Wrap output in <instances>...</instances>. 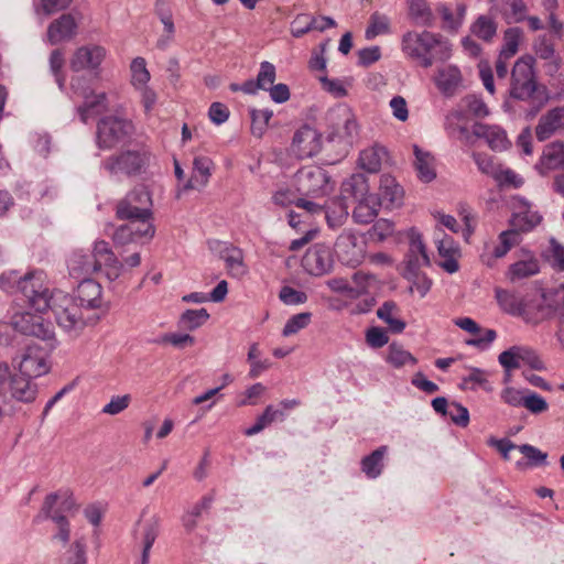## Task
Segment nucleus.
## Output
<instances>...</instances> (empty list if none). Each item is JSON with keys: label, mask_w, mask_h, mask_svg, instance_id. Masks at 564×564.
I'll use <instances>...</instances> for the list:
<instances>
[{"label": "nucleus", "mask_w": 564, "mask_h": 564, "mask_svg": "<svg viewBox=\"0 0 564 564\" xmlns=\"http://www.w3.org/2000/svg\"><path fill=\"white\" fill-rule=\"evenodd\" d=\"M12 284H17V292L30 308L37 313L51 310L58 326L70 336H77L86 326L83 308L101 306V285L90 278L79 281L75 297L61 290L51 291L43 271L29 272L20 278L14 272L0 276V285L4 291L11 292Z\"/></svg>", "instance_id": "1"}, {"label": "nucleus", "mask_w": 564, "mask_h": 564, "mask_svg": "<svg viewBox=\"0 0 564 564\" xmlns=\"http://www.w3.org/2000/svg\"><path fill=\"white\" fill-rule=\"evenodd\" d=\"M534 63L531 55H524L514 63L511 72L509 94L513 99L530 101L527 119L534 118L549 100L546 88L538 85Z\"/></svg>", "instance_id": "2"}, {"label": "nucleus", "mask_w": 564, "mask_h": 564, "mask_svg": "<svg viewBox=\"0 0 564 564\" xmlns=\"http://www.w3.org/2000/svg\"><path fill=\"white\" fill-rule=\"evenodd\" d=\"M402 51L419 61L424 68L436 62H445L452 55L449 42L443 35L430 31L406 32L402 36Z\"/></svg>", "instance_id": "3"}, {"label": "nucleus", "mask_w": 564, "mask_h": 564, "mask_svg": "<svg viewBox=\"0 0 564 564\" xmlns=\"http://www.w3.org/2000/svg\"><path fill=\"white\" fill-rule=\"evenodd\" d=\"M329 120L332 121V130L329 131L326 141L329 144L335 143L338 147L339 158L326 161L328 163H335L348 153L354 140L358 135V124L355 116L346 107L333 110L329 113Z\"/></svg>", "instance_id": "4"}, {"label": "nucleus", "mask_w": 564, "mask_h": 564, "mask_svg": "<svg viewBox=\"0 0 564 564\" xmlns=\"http://www.w3.org/2000/svg\"><path fill=\"white\" fill-rule=\"evenodd\" d=\"M293 186L301 196L312 198L325 196L333 188L328 173L315 165L300 169L293 176Z\"/></svg>", "instance_id": "5"}, {"label": "nucleus", "mask_w": 564, "mask_h": 564, "mask_svg": "<svg viewBox=\"0 0 564 564\" xmlns=\"http://www.w3.org/2000/svg\"><path fill=\"white\" fill-rule=\"evenodd\" d=\"M150 154L145 150H127L119 155L108 158L102 166L110 174L139 175L149 164Z\"/></svg>", "instance_id": "6"}, {"label": "nucleus", "mask_w": 564, "mask_h": 564, "mask_svg": "<svg viewBox=\"0 0 564 564\" xmlns=\"http://www.w3.org/2000/svg\"><path fill=\"white\" fill-rule=\"evenodd\" d=\"M132 128L129 120L116 116L104 117L97 123L96 143L101 150L111 149L129 137Z\"/></svg>", "instance_id": "7"}, {"label": "nucleus", "mask_w": 564, "mask_h": 564, "mask_svg": "<svg viewBox=\"0 0 564 564\" xmlns=\"http://www.w3.org/2000/svg\"><path fill=\"white\" fill-rule=\"evenodd\" d=\"M152 199L150 192L144 186H139L129 192L121 199L116 209L119 219L131 217H152Z\"/></svg>", "instance_id": "8"}, {"label": "nucleus", "mask_w": 564, "mask_h": 564, "mask_svg": "<svg viewBox=\"0 0 564 564\" xmlns=\"http://www.w3.org/2000/svg\"><path fill=\"white\" fill-rule=\"evenodd\" d=\"M82 78L73 77L70 80L72 91L84 99L83 105L77 107V113L83 123H87L91 116L99 115L108 109L107 95L95 94L90 87H80Z\"/></svg>", "instance_id": "9"}, {"label": "nucleus", "mask_w": 564, "mask_h": 564, "mask_svg": "<svg viewBox=\"0 0 564 564\" xmlns=\"http://www.w3.org/2000/svg\"><path fill=\"white\" fill-rule=\"evenodd\" d=\"M145 509L142 510L141 518L134 524L132 535L135 542L141 545L140 564H149L150 551L161 531V519L158 514H153L143 520Z\"/></svg>", "instance_id": "10"}, {"label": "nucleus", "mask_w": 564, "mask_h": 564, "mask_svg": "<svg viewBox=\"0 0 564 564\" xmlns=\"http://www.w3.org/2000/svg\"><path fill=\"white\" fill-rule=\"evenodd\" d=\"M322 145V133L315 128L304 124L295 131L291 143V151L299 159H307L319 153Z\"/></svg>", "instance_id": "11"}, {"label": "nucleus", "mask_w": 564, "mask_h": 564, "mask_svg": "<svg viewBox=\"0 0 564 564\" xmlns=\"http://www.w3.org/2000/svg\"><path fill=\"white\" fill-rule=\"evenodd\" d=\"M48 352L36 345H28L19 362V372L36 379L50 371Z\"/></svg>", "instance_id": "12"}, {"label": "nucleus", "mask_w": 564, "mask_h": 564, "mask_svg": "<svg viewBox=\"0 0 564 564\" xmlns=\"http://www.w3.org/2000/svg\"><path fill=\"white\" fill-rule=\"evenodd\" d=\"M12 325L15 330L26 336H33L43 340L53 338V330L50 324H45L40 315H33L29 312L15 314Z\"/></svg>", "instance_id": "13"}, {"label": "nucleus", "mask_w": 564, "mask_h": 564, "mask_svg": "<svg viewBox=\"0 0 564 564\" xmlns=\"http://www.w3.org/2000/svg\"><path fill=\"white\" fill-rule=\"evenodd\" d=\"M302 263L304 269L312 275L319 276L326 274L333 267L332 251L323 243H315L307 249Z\"/></svg>", "instance_id": "14"}, {"label": "nucleus", "mask_w": 564, "mask_h": 564, "mask_svg": "<svg viewBox=\"0 0 564 564\" xmlns=\"http://www.w3.org/2000/svg\"><path fill=\"white\" fill-rule=\"evenodd\" d=\"M89 253L96 260L98 270H101L102 267L105 268L106 276L110 281L116 280L120 275L122 263L117 259L107 241H96Z\"/></svg>", "instance_id": "15"}, {"label": "nucleus", "mask_w": 564, "mask_h": 564, "mask_svg": "<svg viewBox=\"0 0 564 564\" xmlns=\"http://www.w3.org/2000/svg\"><path fill=\"white\" fill-rule=\"evenodd\" d=\"M106 56L104 47L98 45L82 46L76 50L70 58L69 66L73 72L84 69L96 70Z\"/></svg>", "instance_id": "16"}, {"label": "nucleus", "mask_w": 564, "mask_h": 564, "mask_svg": "<svg viewBox=\"0 0 564 564\" xmlns=\"http://www.w3.org/2000/svg\"><path fill=\"white\" fill-rule=\"evenodd\" d=\"M57 498V494L47 495L41 511L45 519H51L57 525V532L52 536V540L66 545L70 539V524L65 516L53 510Z\"/></svg>", "instance_id": "17"}, {"label": "nucleus", "mask_w": 564, "mask_h": 564, "mask_svg": "<svg viewBox=\"0 0 564 564\" xmlns=\"http://www.w3.org/2000/svg\"><path fill=\"white\" fill-rule=\"evenodd\" d=\"M34 379L22 373L11 375L7 383V393L11 398L24 403H31L37 395V384Z\"/></svg>", "instance_id": "18"}, {"label": "nucleus", "mask_w": 564, "mask_h": 564, "mask_svg": "<svg viewBox=\"0 0 564 564\" xmlns=\"http://www.w3.org/2000/svg\"><path fill=\"white\" fill-rule=\"evenodd\" d=\"M77 22L70 13H64L52 21L47 28V41L56 45L64 41L72 40L77 33Z\"/></svg>", "instance_id": "19"}, {"label": "nucleus", "mask_w": 564, "mask_h": 564, "mask_svg": "<svg viewBox=\"0 0 564 564\" xmlns=\"http://www.w3.org/2000/svg\"><path fill=\"white\" fill-rule=\"evenodd\" d=\"M562 130H564V106L555 107L540 118L535 127V135L543 142Z\"/></svg>", "instance_id": "20"}, {"label": "nucleus", "mask_w": 564, "mask_h": 564, "mask_svg": "<svg viewBox=\"0 0 564 564\" xmlns=\"http://www.w3.org/2000/svg\"><path fill=\"white\" fill-rule=\"evenodd\" d=\"M474 134L476 139H484L494 151H503L511 145L506 131L499 126L476 122Z\"/></svg>", "instance_id": "21"}, {"label": "nucleus", "mask_w": 564, "mask_h": 564, "mask_svg": "<svg viewBox=\"0 0 564 564\" xmlns=\"http://www.w3.org/2000/svg\"><path fill=\"white\" fill-rule=\"evenodd\" d=\"M96 263V260L91 258L88 251L76 250L70 254L67 261L69 275L76 280L89 278L91 274L99 271Z\"/></svg>", "instance_id": "22"}, {"label": "nucleus", "mask_w": 564, "mask_h": 564, "mask_svg": "<svg viewBox=\"0 0 564 564\" xmlns=\"http://www.w3.org/2000/svg\"><path fill=\"white\" fill-rule=\"evenodd\" d=\"M403 189L395 182V178L389 174L380 176L378 203L384 208H393L402 203Z\"/></svg>", "instance_id": "23"}, {"label": "nucleus", "mask_w": 564, "mask_h": 564, "mask_svg": "<svg viewBox=\"0 0 564 564\" xmlns=\"http://www.w3.org/2000/svg\"><path fill=\"white\" fill-rule=\"evenodd\" d=\"M431 261L422 237L419 232L413 231L410 236V246L406 253L404 271L421 270V268L429 267Z\"/></svg>", "instance_id": "24"}, {"label": "nucleus", "mask_w": 564, "mask_h": 564, "mask_svg": "<svg viewBox=\"0 0 564 564\" xmlns=\"http://www.w3.org/2000/svg\"><path fill=\"white\" fill-rule=\"evenodd\" d=\"M535 169L543 176L549 171L564 169V143L556 141L547 144Z\"/></svg>", "instance_id": "25"}, {"label": "nucleus", "mask_w": 564, "mask_h": 564, "mask_svg": "<svg viewBox=\"0 0 564 564\" xmlns=\"http://www.w3.org/2000/svg\"><path fill=\"white\" fill-rule=\"evenodd\" d=\"M462 84V73L455 65H446L437 69L435 85L446 97H452Z\"/></svg>", "instance_id": "26"}, {"label": "nucleus", "mask_w": 564, "mask_h": 564, "mask_svg": "<svg viewBox=\"0 0 564 564\" xmlns=\"http://www.w3.org/2000/svg\"><path fill=\"white\" fill-rule=\"evenodd\" d=\"M213 161L208 156H196L193 161V175L183 185L182 191L206 186L212 175Z\"/></svg>", "instance_id": "27"}, {"label": "nucleus", "mask_w": 564, "mask_h": 564, "mask_svg": "<svg viewBox=\"0 0 564 564\" xmlns=\"http://www.w3.org/2000/svg\"><path fill=\"white\" fill-rule=\"evenodd\" d=\"M369 186L364 174H352L340 186V197L345 200L359 202L368 197Z\"/></svg>", "instance_id": "28"}, {"label": "nucleus", "mask_w": 564, "mask_h": 564, "mask_svg": "<svg viewBox=\"0 0 564 564\" xmlns=\"http://www.w3.org/2000/svg\"><path fill=\"white\" fill-rule=\"evenodd\" d=\"M387 452L388 447L382 445L371 452L369 455L362 457L360 462V468L368 479H376L382 474L384 468V456Z\"/></svg>", "instance_id": "29"}, {"label": "nucleus", "mask_w": 564, "mask_h": 564, "mask_svg": "<svg viewBox=\"0 0 564 564\" xmlns=\"http://www.w3.org/2000/svg\"><path fill=\"white\" fill-rule=\"evenodd\" d=\"M496 300L500 307L508 314L521 316L527 312V304L524 300L517 293L497 289Z\"/></svg>", "instance_id": "30"}, {"label": "nucleus", "mask_w": 564, "mask_h": 564, "mask_svg": "<svg viewBox=\"0 0 564 564\" xmlns=\"http://www.w3.org/2000/svg\"><path fill=\"white\" fill-rule=\"evenodd\" d=\"M379 207L381 206L378 203L377 196L368 195L367 198L357 202L352 217L358 224H370L377 217Z\"/></svg>", "instance_id": "31"}, {"label": "nucleus", "mask_w": 564, "mask_h": 564, "mask_svg": "<svg viewBox=\"0 0 564 564\" xmlns=\"http://www.w3.org/2000/svg\"><path fill=\"white\" fill-rule=\"evenodd\" d=\"M408 4L409 17L416 24L431 26L434 21L433 11L426 0H404Z\"/></svg>", "instance_id": "32"}, {"label": "nucleus", "mask_w": 564, "mask_h": 564, "mask_svg": "<svg viewBox=\"0 0 564 564\" xmlns=\"http://www.w3.org/2000/svg\"><path fill=\"white\" fill-rule=\"evenodd\" d=\"M392 33L391 18L379 11L370 14L369 24L365 30V39L371 41L379 35Z\"/></svg>", "instance_id": "33"}, {"label": "nucleus", "mask_w": 564, "mask_h": 564, "mask_svg": "<svg viewBox=\"0 0 564 564\" xmlns=\"http://www.w3.org/2000/svg\"><path fill=\"white\" fill-rule=\"evenodd\" d=\"M414 166L417 176L422 182L429 183L436 177L433 158L429 152H424L417 145H414Z\"/></svg>", "instance_id": "34"}, {"label": "nucleus", "mask_w": 564, "mask_h": 564, "mask_svg": "<svg viewBox=\"0 0 564 564\" xmlns=\"http://www.w3.org/2000/svg\"><path fill=\"white\" fill-rule=\"evenodd\" d=\"M349 204L340 196L334 199L325 210L327 224L332 228L340 227L349 215Z\"/></svg>", "instance_id": "35"}, {"label": "nucleus", "mask_w": 564, "mask_h": 564, "mask_svg": "<svg viewBox=\"0 0 564 564\" xmlns=\"http://www.w3.org/2000/svg\"><path fill=\"white\" fill-rule=\"evenodd\" d=\"M540 271L539 261L531 257L527 260H520L510 265L508 278L511 282L538 274Z\"/></svg>", "instance_id": "36"}, {"label": "nucleus", "mask_w": 564, "mask_h": 564, "mask_svg": "<svg viewBox=\"0 0 564 564\" xmlns=\"http://www.w3.org/2000/svg\"><path fill=\"white\" fill-rule=\"evenodd\" d=\"M386 150L381 147L365 149L359 154V165L362 170L376 173L380 170Z\"/></svg>", "instance_id": "37"}, {"label": "nucleus", "mask_w": 564, "mask_h": 564, "mask_svg": "<svg viewBox=\"0 0 564 564\" xmlns=\"http://www.w3.org/2000/svg\"><path fill=\"white\" fill-rule=\"evenodd\" d=\"M528 7L523 0H503L501 14L508 24L520 23L527 19Z\"/></svg>", "instance_id": "38"}, {"label": "nucleus", "mask_w": 564, "mask_h": 564, "mask_svg": "<svg viewBox=\"0 0 564 564\" xmlns=\"http://www.w3.org/2000/svg\"><path fill=\"white\" fill-rule=\"evenodd\" d=\"M397 304L393 301H386L377 311L379 319L384 322L390 332L394 334H401L405 329V322L393 316V312L397 310Z\"/></svg>", "instance_id": "39"}, {"label": "nucleus", "mask_w": 564, "mask_h": 564, "mask_svg": "<svg viewBox=\"0 0 564 564\" xmlns=\"http://www.w3.org/2000/svg\"><path fill=\"white\" fill-rule=\"evenodd\" d=\"M214 501L213 495H206L191 510L186 511L182 517L183 527L187 532H193L197 527V518L203 511L208 510Z\"/></svg>", "instance_id": "40"}, {"label": "nucleus", "mask_w": 564, "mask_h": 564, "mask_svg": "<svg viewBox=\"0 0 564 564\" xmlns=\"http://www.w3.org/2000/svg\"><path fill=\"white\" fill-rule=\"evenodd\" d=\"M133 228V235L137 242L149 241L154 237L155 227L152 217H131L126 218Z\"/></svg>", "instance_id": "41"}, {"label": "nucleus", "mask_w": 564, "mask_h": 564, "mask_svg": "<svg viewBox=\"0 0 564 564\" xmlns=\"http://www.w3.org/2000/svg\"><path fill=\"white\" fill-rule=\"evenodd\" d=\"M518 449L520 451V453H522L525 458L528 459V462H523V460H519L517 462L516 466L517 468L519 469H522L524 468L525 466H529V467H538V466H543V465H546L547 462V453L545 452H542L541 449H539L538 447L533 446V445H530V444H522V445H519L518 446Z\"/></svg>", "instance_id": "42"}, {"label": "nucleus", "mask_w": 564, "mask_h": 564, "mask_svg": "<svg viewBox=\"0 0 564 564\" xmlns=\"http://www.w3.org/2000/svg\"><path fill=\"white\" fill-rule=\"evenodd\" d=\"M542 220V216L531 209L516 213L511 219V226L519 232H528L538 226Z\"/></svg>", "instance_id": "43"}, {"label": "nucleus", "mask_w": 564, "mask_h": 564, "mask_svg": "<svg viewBox=\"0 0 564 564\" xmlns=\"http://www.w3.org/2000/svg\"><path fill=\"white\" fill-rule=\"evenodd\" d=\"M387 361L394 368H401L405 365H416L417 359L410 351L405 350L402 345L392 343L388 348Z\"/></svg>", "instance_id": "44"}, {"label": "nucleus", "mask_w": 564, "mask_h": 564, "mask_svg": "<svg viewBox=\"0 0 564 564\" xmlns=\"http://www.w3.org/2000/svg\"><path fill=\"white\" fill-rule=\"evenodd\" d=\"M209 318L206 308L186 310L180 317L178 326L184 330H194L200 327Z\"/></svg>", "instance_id": "45"}, {"label": "nucleus", "mask_w": 564, "mask_h": 564, "mask_svg": "<svg viewBox=\"0 0 564 564\" xmlns=\"http://www.w3.org/2000/svg\"><path fill=\"white\" fill-rule=\"evenodd\" d=\"M273 116V111L269 108L263 109H251V133L254 137L261 138L267 131L270 119Z\"/></svg>", "instance_id": "46"}, {"label": "nucleus", "mask_w": 564, "mask_h": 564, "mask_svg": "<svg viewBox=\"0 0 564 564\" xmlns=\"http://www.w3.org/2000/svg\"><path fill=\"white\" fill-rule=\"evenodd\" d=\"M403 276L411 283L410 292L415 290L421 297H424L431 290L432 280L420 270L404 271Z\"/></svg>", "instance_id": "47"}, {"label": "nucleus", "mask_w": 564, "mask_h": 564, "mask_svg": "<svg viewBox=\"0 0 564 564\" xmlns=\"http://www.w3.org/2000/svg\"><path fill=\"white\" fill-rule=\"evenodd\" d=\"M471 32L477 37L488 42L496 35L497 24L491 18L480 15L471 25Z\"/></svg>", "instance_id": "48"}, {"label": "nucleus", "mask_w": 564, "mask_h": 564, "mask_svg": "<svg viewBox=\"0 0 564 564\" xmlns=\"http://www.w3.org/2000/svg\"><path fill=\"white\" fill-rule=\"evenodd\" d=\"M521 35L522 31L519 28H510L505 32L503 45L499 53L502 58H511L518 52Z\"/></svg>", "instance_id": "49"}, {"label": "nucleus", "mask_w": 564, "mask_h": 564, "mask_svg": "<svg viewBox=\"0 0 564 564\" xmlns=\"http://www.w3.org/2000/svg\"><path fill=\"white\" fill-rule=\"evenodd\" d=\"M300 196L301 195L296 192L293 183L291 185L282 184L274 191L272 202L278 206L288 207L292 204L295 205V202Z\"/></svg>", "instance_id": "50"}, {"label": "nucleus", "mask_w": 564, "mask_h": 564, "mask_svg": "<svg viewBox=\"0 0 564 564\" xmlns=\"http://www.w3.org/2000/svg\"><path fill=\"white\" fill-rule=\"evenodd\" d=\"M86 542L83 538L76 539L65 553V564H87Z\"/></svg>", "instance_id": "51"}, {"label": "nucleus", "mask_w": 564, "mask_h": 564, "mask_svg": "<svg viewBox=\"0 0 564 564\" xmlns=\"http://www.w3.org/2000/svg\"><path fill=\"white\" fill-rule=\"evenodd\" d=\"M473 159L479 171L492 178H500L501 167L494 162L492 156L485 153H473Z\"/></svg>", "instance_id": "52"}, {"label": "nucleus", "mask_w": 564, "mask_h": 564, "mask_svg": "<svg viewBox=\"0 0 564 564\" xmlns=\"http://www.w3.org/2000/svg\"><path fill=\"white\" fill-rule=\"evenodd\" d=\"M516 357L519 359L520 366L523 364L534 370L544 369L543 361L532 348L527 346H516Z\"/></svg>", "instance_id": "53"}, {"label": "nucleus", "mask_w": 564, "mask_h": 564, "mask_svg": "<svg viewBox=\"0 0 564 564\" xmlns=\"http://www.w3.org/2000/svg\"><path fill=\"white\" fill-rule=\"evenodd\" d=\"M73 0H41L34 6L37 15L50 17L59 11L66 10Z\"/></svg>", "instance_id": "54"}, {"label": "nucleus", "mask_w": 564, "mask_h": 564, "mask_svg": "<svg viewBox=\"0 0 564 564\" xmlns=\"http://www.w3.org/2000/svg\"><path fill=\"white\" fill-rule=\"evenodd\" d=\"M131 74H132V85L134 87H141L148 84L150 80V73L147 68V63L143 57H135L131 62Z\"/></svg>", "instance_id": "55"}, {"label": "nucleus", "mask_w": 564, "mask_h": 564, "mask_svg": "<svg viewBox=\"0 0 564 564\" xmlns=\"http://www.w3.org/2000/svg\"><path fill=\"white\" fill-rule=\"evenodd\" d=\"M445 129L449 137L457 138L465 144L473 145L475 143L474 128L469 131L467 127L456 124L451 121V118H447Z\"/></svg>", "instance_id": "56"}, {"label": "nucleus", "mask_w": 564, "mask_h": 564, "mask_svg": "<svg viewBox=\"0 0 564 564\" xmlns=\"http://www.w3.org/2000/svg\"><path fill=\"white\" fill-rule=\"evenodd\" d=\"M312 314L303 312L291 316L282 330L283 336H291L305 328L311 322Z\"/></svg>", "instance_id": "57"}, {"label": "nucleus", "mask_w": 564, "mask_h": 564, "mask_svg": "<svg viewBox=\"0 0 564 564\" xmlns=\"http://www.w3.org/2000/svg\"><path fill=\"white\" fill-rule=\"evenodd\" d=\"M522 404L523 408H525L533 414L543 413L549 409L546 400L542 395L530 389L527 390Z\"/></svg>", "instance_id": "58"}, {"label": "nucleus", "mask_w": 564, "mask_h": 564, "mask_svg": "<svg viewBox=\"0 0 564 564\" xmlns=\"http://www.w3.org/2000/svg\"><path fill=\"white\" fill-rule=\"evenodd\" d=\"M231 253L224 260L226 269L232 276H240L245 273L243 254L240 248L230 249Z\"/></svg>", "instance_id": "59"}, {"label": "nucleus", "mask_w": 564, "mask_h": 564, "mask_svg": "<svg viewBox=\"0 0 564 564\" xmlns=\"http://www.w3.org/2000/svg\"><path fill=\"white\" fill-rule=\"evenodd\" d=\"M275 66L270 62H262L260 64V70L257 76V82L261 89L267 90L271 87L275 80Z\"/></svg>", "instance_id": "60"}, {"label": "nucleus", "mask_w": 564, "mask_h": 564, "mask_svg": "<svg viewBox=\"0 0 564 564\" xmlns=\"http://www.w3.org/2000/svg\"><path fill=\"white\" fill-rule=\"evenodd\" d=\"M312 31V15L297 14L291 22V34L294 37H302L304 34Z\"/></svg>", "instance_id": "61"}, {"label": "nucleus", "mask_w": 564, "mask_h": 564, "mask_svg": "<svg viewBox=\"0 0 564 564\" xmlns=\"http://www.w3.org/2000/svg\"><path fill=\"white\" fill-rule=\"evenodd\" d=\"M467 110L477 118H485L489 115V109L484 100L476 95H468L464 99Z\"/></svg>", "instance_id": "62"}, {"label": "nucleus", "mask_w": 564, "mask_h": 564, "mask_svg": "<svg viewBox=\"0 0 564 564\" xmlns=\"http://www.w3.org/2000/svg\"><path fill=\"white\" fill-rule=\"evenodd\" d=\"M280 300L286 305L303 304L307 300L306 293L291 286H283L279 294Z\"/></svg>", "instance_id": "63"}, {"label": "nucleus", "mask_w": 564, "mask_h": 564, "mask_svg": "<svg viewBox=\"0 0 564 564\" xmlns=\"http://www.w3.org/2000/svg\"><path fill=\"white\" fill-rule=\"evenodd\" d=\"M551 246V263L557 271H564V246H562L555 238L550 239Z\"/></svg>", "instance_id": "64"}]
</instances>
